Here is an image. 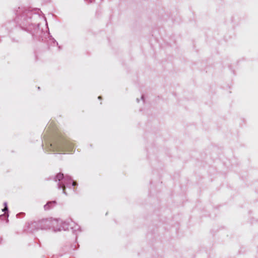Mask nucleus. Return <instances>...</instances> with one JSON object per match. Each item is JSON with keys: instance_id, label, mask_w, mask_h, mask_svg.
<instances>
[{"instance_id": "nucleus-1", "label": "nucleus", "mask_w": 258, "mask_h": 258, "mask_svg": "<svg viewBox=\"0 0 258 258\" xmlns=\"http://www.w3.org/2000/svg\"><path fill=\"white\" fill-rule=\"evenodd\" d=\"M50 147V151L58 154L72 153L74 152V144L61 133L55 138Z\"/></svg>"}, {"instance_id": "nucleus-4", "label": "nucleus", "mask_w": 258, "mask_h": 258, "mask_svg": "<svg viewBox=\"0 0 258 258\" xmlns=\"http://www.w3.org/2000/svg\"><path fill=\"white\" fill-rule=\"evenodd\" d=\"M8 211V208H7V207H5V208L3 210V211Z\"/></svg>"}, {"instance_id": "nucleus-5", "label": "nucleus", "mask_w": 258, "mask_h": 258, "mask_svg": "<svg viewBox=\"0 0 258 258\" xmlns=\"http://www.w3.org/2000/svg\"><path fill=\"white\" fill-rule=\"evenodd\" d=\"M76 184V182L75 181H74V182H73V185H75Z\"/></svg>"}, {"instance_id": "nucleus-2", "label": "nucleus", "mask_w": 258, "mask_h": 258, "mask_svg": "<svg viewBox=\"0 0 258 258\" xmlns=\"http://www.w3.org/2000/svg\"><path fill=\"white\" fill-rule=\"evenodd\" d=\"M63 174L61 173H59L56 175L55 177V180L60 181L63 178Z\"/></svg>"}, {"instance_id": "nucleus-3", "label": "nucleus", "mask_w": 258, "mask_h": 258, "mask_svg": "<svg viewBox=\"0 0 258 258\" xmlns=\"http://www.w3.org/2000/svg\"><path fill=\"white\" fill-rule=\"evenodd\" d=\"M62 188H63V192L65 193L66 192V191H65V190H66V186H65L64 185H62Z\"/></svg>"}, {"instance_id": "nucleus-6", "label": "nucleus", "mask_w": 258, "mask_h": 258, "mask_svg": "<svg viewBox=\"0 0 258 258\" xmlns=\"http://www.w3.org/2000/svg\"><path fill=\"white\" fill-rule=\"evenodd\" d=\"M98 99H101V96H99L98 97Z\"/></svg>"}]
</instances>
